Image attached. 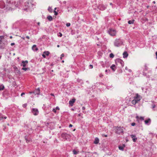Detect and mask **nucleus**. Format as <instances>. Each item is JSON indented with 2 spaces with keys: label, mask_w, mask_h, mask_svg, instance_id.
<instances>
[{
  "label": "nucleus",
  "mask_w": 157,
  "mask_h": 157,
  "mask_svg": "<svg viewBox=\"0 0 157 157\" xmlns=\"http://www.w3.org/2000/svg\"><path fill=\"white\" fill-rule=\"evenodd\" d=\"M61 137L63 139L67 140L70 138L71 136L69 134H67L66 133H63L61 135Z\"/></svg>",
  "instance_id": "1"
},
{
  "label": "nucleus",
  "mask_w": 157,
  "mask_h": 157,
  "mask_svg": "<svg viewBox=\"0 0 157 157\" xmlns=\"http://www.w3.org/2000/svg\"><path fill=\"white\" fill-rule=\"evenodd\" d=\"M122 41L119 39H117L115 40L114 42V45L118 47L120 46L122 44Z\"/></svg>",
  "instance_id": "2"
},
{
  "label": "nucleus",
  "mask_w": 157,
  "mask_h": 157,
  "mask_svg": "<svg viewBox=\"0 0 157 157\" xmlns=\"http://www.w3.org/2000/svg\"><path fill=\"white\" fill-rule=\"evenodd\" d=\"M115 128L116 133L120 134L123 132V130L121 127H116Z\"/></svg>",
  "instance_id": "3"
},
{
  "label": "nucleus",
  "mask_w": 157,
  "mask_h": 157,
  "mask_svg": "<svg viewBox=\"0 0 157 157\" xmlns=\"http://www.w3.org/2000/svg\"><path fill=\"white\" fill-rule=\"evenodd\" d=\"M109 33L111 36H114L116 34V31L115 30L110 29L108 31Z\"/></svg>",
  "instance_id": "4"
},
{
  "label": "nucleus",
  "mask_w": 157,
  "mask_h": 157,
  "mask_svg": "<svg viewBox=\"0 0 157 157\" xmlns=\"http://www.w3.org/2000/svg\"><path fill=\"white\" fill-rule=\"evenodd\" d=\"M116 62L117 65L118 64H120L122 67H123L124 65V62L121 59H117L116 60Z\"/></svg>",
  "instance_id": "5"
},
{
  "label": "nucleus",
  "mask_w": 157,
  "mask_h": 157,
  "mask_svg": "<svg viewBox=\"0 0 157 157\" xmlns=\"http://www.w3.org/2000/svg\"><path fill=\"white\" fill-rule=\"evenodd\" d=\"M32 112L34 115H37L39 113V111L37 109L33 108L32 110Z\"/></svg>",
  "instance_id": "6"
},
{
  "label": "nucleus",
  "mask_w": 157,
  "mask_h": 157,
  "mask_svg": "<svg viewBox=\"0 0 157 157\" xmlns=\"http://www.w3.org/2000/svg\"><path fill=\"white\" fill-rule=\"evenodd\" d=\"M134 99H136L138 102L140 100V96L137 94H136V96L134 97Z\"/></svg>",
  "instance_id": "7"
},
{
  "label": "nucleus",
  "mask_w": 157,
  "mask_h": 157,
  "mask_svg": "<svg viewBox=\"0 0 157 157\" xmlns=\"http://www.w3.org/2000/svg\"><path fill=\"white\" fill-rule=\"evenodd\" d=\"M76 99L75 98H73L69 101V104L71 106L73 105V103L75 102Z\"/></svg>",
  "instance_id": "8"
},
{
  "label": "nucleus",
  "mask_w": 157,
  "mask_h": 157,
  "mask_svg": "<svg viewBox=\"0 0 157 157\" xmlns=\"http://www.w3.org/2000/svg\"><path fill=\"white\" fill-rule=\"evenodd\" d=\"M4 38V36H0V48H2V47L1 45L2 44V43H1V42L2 40Z\"/></svg>",
  "instance_id": "9"
},
{
  "label": "nucleus",
  "mask_w": 157,
  "mask_h": 157,
  "mask_svg": "<svg viewBox=\"0 0 157 157\" xmlns=\"http://www.w3.org/2000/svg\"><path fill=\"white\" fill-rule=\"evenodd\" d=\"M151 121V120L150 119V118H148V119H147L146 120H145L144 121L145 124H148V123H150Z\"/></svg>",
  "instance_id": "10"
},
{
  "label": "nucleus",
  "mask_w": 157,
  "mask_h": 157,
  "mask_svg": "<svg viewBox=\"0 0 157 157\" xmlns=\"http://www.w3.org/2000/svg\"><path fill=\"white\" fill-rule=\"evenodd\" d=\"M32 49L33 51H37L38 50V48L35 45H34L33 46Z\"/></svg>",
  "instance_id": "11"
},
{
  "label": "nucleus",
  "mask_w": 157,
  "mask_h": 157,
  "mask_svg": "<svg viewBox=\"0 0 157 157\" xmlns=\"http://www.w3.org/2000/svg\"><path fill=\"white\" fill-rule=\"evenodd\" d=\"M123 57L125 58L127 57L128 56V54L126 52H124L123 54Z\"/></svg>",
  "instance_id": "12"
},
{
  "label": "nucleus",
  "mask_w": 157,
  "mask_h": 157,
  "mask_svg": "<svg viewBox=\"0 0 157 157\" xmlns=\"http://www.w3.org/2000/svg\"><path fill=\"white\" fill-rule=\"evenodd\" d=\"M99 141V140L98 138H96L94 141V143L95 144H97L98 143Z\"/></svg>",
  "instance_id": "13"
},
{
  "label": "nucleus",
  "mask_w": 157,
  "mask_h": 157,
  "mask_svg": "<svg viewBox=\"0 0 157 157\" xmlns=\"http://www.w3.org/2000/svg\"><path fill=\"white\" fill-rule=\"evenodd\" d=\"M138 102V101L134 99L132 101V103L133 105H135Z\"/></svg>",
  "instance_id": "14"
},
{
  "label": "nucleus",
  "mask_w": 157,
  "mask_h": 157,
  "mask_svg": "<svg viewBox=\"0 0 157 157\" xmlns=\"http://www.w3.org/2000/svg\"><path fill=\"white\" fill-rule=\"evenodd\" d=\"M47 18L48 20L50 21H52L53 19L52 17L51 16H48L47 17Z\"/></svg>",
  "instance_id": "15"
},
{
  "label": "nucleus",
  "mask_w": 157,
  "mask_h": 157,
  "mask_svg": "<svg viewBox=\"0 0 157 157\" xmlns=\"http://www.w3.org/2000/svg\"><path fill=\"white\" fill-rule=\"evenodd\" d=\"M134 21H135V20H130L128 21V23L129 24H133V23Z\"/></svg>",
  "instance_id": "16"
},
{
  "label": "nucleus",
  "mask_w": 157,
  "mask_h": 157,
  "mask_svg": "<svg viewBox=\"0 0 157 157\" xmlns=\"http://www.w3.org/2000/svg\"><path fill=\"white\" fill-rule=\"evenodd\" d=\"M4 86L2 84L0 85V91L3 90L4 88Z\"/></svg>",
  "instance_id": "17"
},
{
  "label": "nucleus",
  "mask_w": 157,
  "mask_h": 157,
  "mask_svg": "<svg viewBox=\"0 0 157 157\" xmlns=\"http://www.w3.org/2000/svg\"><path fill=\"white\" fill-rule=\"evenodd\" d=\"M115 65L114 64H113L112 66H111L110 68L113 71H115V69H114V67H115Z\"/></svg>",
  "instance_id": "18"
},
{
  "label": "nucleus",
  "mask_w": 157,
  "mask_h": 157,
  "mask_svg": "<svg viewBox=\"0 0 157 157\" xmlns=\"http://www.w3.org/2000/svg\"><path fill=\"white\" fill-rule=\"evenodd\" d=\"M36 93V94H39V93H40V89H39V88H38V89H37L36 90V92H35Z\"/></svg>",
  "instance_id": "19"
},
{
  "label": "nucleus",
  "mask_w": 157,
  "mask_h": 157,
  "mask_svg": "<svg viewBox=\"0 0 157 157\" xmlns=\"http://www.w3.org/2000/svg\"><path fill=\"white\" fill-rule=\"evenodd\" d=\"M44 53L45 54V55H46L47 56H48L50 54L49 52L48 51H45L44 52Z\"/></svg>",
  "instance_id": "20"
},
{
  "label": "nucleus",
  "mask_w": 157,
  "mask_h": 157,
  "mask_svg": "<svg viewBox=\"0 0 157 157\" xmlns=\"http://www.w3.org/2000/svg\"><path fill=\"white\" fill-rule=\"evenodd\" d=\"M114 57V55L113 53H111L109 55V57L111 58H113Z\"/></svg>",
  "instance_id": "21"
},
{
  "label": "nucleus",
  "mask_w": 157,
  "mask_h": 157,
  "mask_svg": "<svg viewBox=\"0 0 157 157\" xmlns=\"http://www.w3.org/2000/svg\"><path fill=\"white\" fill-rule=\"evenodd\" d=\"M48 10L49 12H52V8L50 7H49L48 9Z\"/></svg>",
  "instance_id": "22"
},
{
  "label": "nucleus",
  "mask_w": 157,
  "mask_h": 157,
  "mask_svg": "<svg viewBox=\"0 0 157 157\" xmlns=\"http://www.w3.org/2000/svg\"><path fill=\"white\" fill-rule=\"evenodd\" d=\"M25 140H26L27 143H28L30 141L31 139L29 138H27V139H25Z\"/></svg>",
  "instance_id": "23"
},
{
  "label": "nucleus",
  "mask_w": 157,
  "mask_h": 157,
  "mask_svg": "<svg viewBox=\"0 0 157 157\" xmlns=\"http://www.w3.org/2000/svg\"><path fill=\"white\" fill-rule=\"evenodd\" d=\"M119 148L120 150H123L124 149V147L123 146H119Z\"/></svg>",
  "instance_id": "24"
},
{
  "label": "nucleus",
  "mask_w": 157,
  "mask_h": 157,
  "mask_svg": "<svg viewBox=\"0 0 157 157\" xmlns=\"http://www.w3.org/2000/svg\"><path fill=\"white\" fill-rule=\"evenodd\" d=\"M74 154L76 155L78 153V152L75 150H74L73 151Z\"/></svg>",
  "instance_id": "25"
},
{
  "label": "nucleus",
  "mask_w": 157,
  "mask_h": 157,
  "mask_svg": "<svg viewBox=\"0 0 157 157\" xmlns=\"http://www.w3.org/2000/svg\"><path fill=\"white\" fill-rule=\"evenodd\" d=\"M130 136L132 139H133V138H135L136 135H130Z\"/></svg>",
  "instance_id": "26"
},
{
  "label": "nucleus",
  "mask_w": 157,
  "mask_h": 157,
  "mask_svg": "<svg viewBox=\"0 0 157 157\" xmlns=\"http://www.w3.org/2000/svg\"><path fill=\"white\" fill-rule=\"evenodd\" d=\"M137 140V138L136 137L132 139L133 141L134 142H136V140Z\"/></svg>",
  "instance_id": "27"
},
{
  "label": "nucleus",
  "mask_w": 157,
  "mask_h": 157,
  "mask_svg": "<svg viewBox=\"0 0 157 157\" xmlns=\"http://www.w3.org/2000/svg\"><path fill=\"white\" fill-rule=\"evenodd\" d=\"M21 66H22L24 67H25L26 66V64L24 63H22V64H21Z\"/></svg>",
  "instance_id": "28"
},
{
  "label": "nucleus",
  "mask_w": 157,
  "mask_h": 157,
  "mask_svg": "<svg viewBox=\"0 0 157 157\" xmlns=\"http://www.w3.org/2000/svg\"><path fill=\"white\" fill-rule=\"evenodd\" d=\"M22 63H24L25 64H27L28 63V61L27 60H25V61H22Z\"/></svg>",
  "instance_id": "29"
},
{
  "label": "nucleus",
  "mask_w": 157,
  "mask_h": 157,
  "mask_svg": "<svg viewBox=\"0 0 157 157\" xmlns=\"http://www.w3.org/2000/svg\"><path fill=\"white\" fill-rule=\"evenodd\" d=\"M22 70H24L25 71H26L27 70V68H25V67H24L22 68Z\"/></svg>",
  "instance_id": "30"
},
{
  "label": "nucleus",
  "mask_w": 157,
  "mask_h": 157,
  "mask_svg": "<svg viewBox=\"0 0 157 157\" xmlns=\"http://www.w3.org/2000/svg\"><path fill=\"white\" fill-rule=\"evenodd\" d=\"M54 14L55 15H57L58 13L56 11L54 10Z\"/></svg>",
  "instance_id": "31"
},
{
  "label": "nucleus",
  "mask_w": 157,
  "mask_h": 157,
  "mask_svg": "<svg viewBox=\"0 0 157 157\" xmlns=\"http://www.w3.org/2000/svg\"><path fill=\"white\" fill-rule=\"evenodd\" d=\"M70 23H67L66 24V26H67V27H69L70 26Z\"/></svg>",
  "instance_id": "32"
},
{
  "label": "nucleus",
  "mask_w": 157,
  "mask_h": 157,
  "mask_svg": "<svg viewBox=\"0 0 157 157\" xmlns=\"http://www.w3.org/2000/svg\"><path fill=\"white\" fill-rule=\"evenodd\" d=\"M136 124L135 123H132L131 124V125L132 126H134Z\"/></svg>",
  "instance_id": "33"
},
{
  "label": "nucleus",
  "mask_w": 157,
  "mask_h": 157,
  "mask_svg": "<svg viewBox=\"0 0 157 157\" xmlns=\"http://www.w3.org/2000/svg\"><path fill=\"white\" fill-rule=\"evenodd\" d=\"M155 107V105H152V109H154Z\"/></svg>",
  "instance_id": "34"
},
{
  "label": "nucleus",
  "mask_w": 157,
  "mask_h": 157,
  "mask_svg": "<svg viewBox=\"0 0 157 157\" xmlns=\"http://www.w3.org/2000/svg\"><path fill=\"white\" fill-rule=\"evenodd\" d=\"M42 56L43 57H44V58H45L46 57V56H45V54H44V53L42 55Z\"/></svg>",
  "instance_id": "35"
},
{
  "label": "nucleus",
  "mask_w": 157,
  "mask_h": 157,
  "mask_svg": "<svg viewBox=\"0 0 157 157\" xmlns=\"http://www.w3.org/2000/svg\"><path fill=\"white\" fill-rule=\"evenodd\" d=\"M52 111H53V112H54V113H56V109H53Z\"/></svg>",
  "instance_id": "36"
},
{
  "label": "nucleus",
  "mask_w": 157,
  "mask_h": 157,
  "mask_svg": "<svg viewBox=\"0 0 157 157\" xmlns=\"http://www.w3.org/2000/svg\"><path fill=\"white\" fill-rule=\"evenodd\" d=\"M27 106V104H24V105H23V107H25Z\"/></svg>",
  "instance_id": "37"
},
{
  "label": "nucleus",
  "mask_w": 157,
  "mask_h": 157,
  "mask_svg": "<svg viewBox=\"0 0 157 157\" xmlns=\"http://www.w3.org/2000/svg\"><path fill=\"white\" fill-rule=\"evenodd\" d=\"M25 139H27V138H29V137L28 136H25Z\"/></svg>",
  "instance_id": "38"
},
{
  "label": "nucleus",
  "mask_w": 157,
  "mask_h": 157,
  "mask_svg": "<svg viewBox=\"0 0 157 157\" xmlns=\"http://www.w3.org/2000/svg\"><path fill=\"white\" fill-rule=\"evenodd\" d=\"M140 119L142 120H144V118L143 117H140Z\"/></svg>",
  "instance_id": "39"
},
{
  "label": "nucleus",
  "mask_w": 157,
  "mask_h": 157,
  "mask_svg": "<svg viewBox=\"0 0 157 157\" xmlns=\"http://www.w3.org/2000/svg\"><path fill=\"white\" fill-rule=\"evenodd\" d=\"M59 36L60 37H61L62 36V34L60 33H59Z\"/></svg>",
  "instance_id": "40"
},
{
  "label": "nucleus",
  "mask_w": 157,
  "mask_h": 157,
  "mask_svg": "<svg viewBox=\"0 0 157 157\" xmlns=\"http://www.w3.org/2000/svg\"><path fill=\"white\" fill-rule=\"evenodd\" d=\"M25 94V93H22L21 94V96H22L23 95H24Z\"/></svg>",
  "instance_id": "41"
},
{
  "label": "nucleus",
  "mask_w": 157,
  "mask_h": 157,
  "mask_svg": "<svg viewBox=\"0 0 157 157\" xmlns=\"http://www.w3.org/2000/svg\"><path fill=\"white\" fill-rule=\"evenodd\" d=\"M56 109L57 110H59V108L57 106L56 107Z\"/></svg>",
  "instance_id": "42"
},
{
  "label": "nucleus",
  "mask_w": 157,
  "mask_h": 157,
  "mask_svg": "<svg viewBox=\"0 0 157 157\" xmlns=\"http://www.w3.org/2000/svg\"><path fill=\"white\" fill-rule=\"evenodd\" d=\"M15 44L14 43H12L11 44V46H13Z\"/></svg>",
  "instance_id": "43"
},
{
  "label": "nucleus",
  "mask_w": 157,
  "mask_h": 157,
  "mask_svg": "<svg viewBox=\"0 0 157 157\" xmlns=\"http://www.w3.org/2000/svg\"><path fill=\"white\" fill-rule=\"evenodd\" d=\"M89 66L91 68H92L93 67V65H90Z\"/></svg>",
  "instance_id": "44"
},
{
  "label": "nucleus",
  "mask_w": 157,
  "mask_h": 157,
  "mask_svg": "<svg viewBox=\"0 0 157 157\" xmlns=\"http://www.w3.org/2000/svg\"><path fill=\"white\" fill-rule=\"evenodd\" d=\"M3 117H0V120H2L3 119Z\"/></svg>",
  "instance_id": "45"
},
{
  "label": "nucleus",
  "mask_w": 157,
  "mask_h": 157,
  "mask_svg": "<svg viewBox=\"0 0 157 157\" xmlns=\"http://www.w3.org/2000/svg\"><path fill=\"white\" fill-rule=\"evenodd\" d=\"M61 56L62 57H63L64 56V54H62L61 55Z\"/></svg>",
  "instance_id": "46"
},
{
  "label": "nucleus",
  "mask_w": 157,
  "mask_h": 157,
  "mask_svg": "<svg viewBox=\"0 0 157 157\" xmlns=\"http://www.w3.org/2000/svg\"><path fill=\"white\" fill-rule=\"evenodd\" d=\"M72 126H73V125H72V124H70L69 125V127H72Z\"/></svg>",
  "instance_id": "47"
},
{
  "label": "nucleus",
  "mask_w": 157,
  "mask_h": 157,
  "mask_svg": "<svg viewBox=\"0 0 157 157\" xmlns=\"http://www.w3.org/2000/svg\"><path fill=\"white\" fill-rule=\"evenodd\" d=\"M26 38H27L28 39H29V36H26Z\"/></svg>",
  "instance_id": "48"
},
{
  "label": "nucleus",
  "mask_w": 157,
  "mask_h": 157,
  "mask_svg": "<svg viewBox=\"0 0 157 157\" xmlns=\"http://www.w3.org/2000/svg\"><path fill=\"white\" fill-rule=\"evenodd\" d=\"M102 136H104L105 137H107V135H103Z\"/></svg>",
  "instance_id": "49"
},
{
  "label": "nucleus",
  "mask_w": 157,
  "mask_h": 157,
  "mask_svg": "<svg viewBox=\"0 0 157 157\" xmlns=\"http://www.w3.org/2000/svg\"><path fill=\"white\" fill-rule=\"evenodd\" d=\"M51 95L52 96H54V94H51Z\"/></svg>",
  "instance_id": "50"
},
{
  "label": "nucleus",
  "mask_w": 157,
  "mask_h": 157,
  "mask_svg": "<svg viewBox=\"0 0 157 157\" xmlns=\"http://www.w3.org/2000/svg\"><path fill=\"white\" fill-rule=\"evenodd\" d=\"M66 3V2L65 1H63V3L64 4H65Z\"/></svg>",
  "instance_id": "51"
},
{
  "label": "nucleus",
  "mask_w": 157,
  "mask_h": 157,
  "mask_svg": "<svg viewBox=\"0 0 157 157\" xmlns=\"http://www.w3.org/2000/svg\"><path fill=\"white\" fill-rule=\"evenodd\" d=\"M3 118H4L5 119H6L7 118V117H3Z\"/></svg>",
  "instance_id": "52"
},
{
  "label": "nucleus",
  "mask_w": 157,
  "mask_h": 157,
  "mask_svg": "<svg viewBox=\"0 0 157 157\" xmlns=\"http://www.w3.org/2000/svg\"><path fill=\"white\" fill-rule=\"evenodd\" d=\"M156 58L157 59V52H156Z\"/></svg>",
  "instance_id": "53"
},
{
  "label": "nucleus",
  "mask_w": 157,
  "mask_h": 157,
  "mask_svg": "<svg viewBox=\"0 0 157 157\" xmlns=\"http://www.w3.org/2000/svg\"><path fill=\"white\" fill-rule=\"evenodd\" d=\"M153 3H154V4H155V1H154L153 2Z\"/></svg>",
  "instance_id": "54"
},
{
  "label": "nucleus",
  "mask_w": 157,
  "mask_h": 157,
  "mask_svg": "<svg viewBox=\"0 0 157 157\" xmlns=\"http://www.w3.org/2000/svg\"><path fill=\"white\" fill-rule=\"evenodd\" d=\"M37 24H38V25H40V22H38V23H37Z\"/></svg>",
  "instance_id": "55"
},
{
  "label": "nucleus",
  "mask_w": 157,
  "mask_h": 157,
  "mask_svg": "<svg viewBox=\"0 0 157 157\" xmlns=\"http://www.w3.org/2000/svg\"><path fill=\"white\" fill-rule=\"evenodd\" d=\"M57 47H58V48L59 47V45H57Z\"/></svg>",
  "instance_id": "56"
},
{
  "label": "nucleus",
  "mask_w": 157,
  "mask_h": 157,
  "mask_svg": "<svg viewBox=\"0 0 157 157\" xmlns=\"http://www.w3.org/2000/svg\"><path fill=\"white\" fill-rule=\"evenodd\" d=\"M6 128V127H5V128L3 129V130L4 131H5V128Z\"/></svg>",
  "instance_id": "57"
},
{
  "label": "nucleus",
  "mask_w": 157,
  "mask_h": 157,
  "mask_svg": "<svg viewBox=\"0 0 157 157\" xmlns=\"http://www.w3.org/2000/svg\"><path fill=\"white\" fill-rule=\"evenodd\" d=\"M108 71V70H106L105 71V72H107Z\"/></svg>",
  "instance_id": "58"
},
{
  "label": "nucleus",
  "mask_w": 157,
  "mask_h": 157,
  "mask_svg": "<svg viewBox=\"0 0 157 157\" xmlns=\"http://www.w3.org/2000/svg\"><path fill=\"white\" fill-rule=\"evenodd\" d=\"M82 109H85V108H84V107H82Z\"/></svg>",
  "instance_id": "59"
},
{
  "label": "nucleus",
  "mask_w": 157,
  "mask_h": 157,
  "mask_svg": "<svg viewBox=\"0 0 157 157\" xmlns=\"http://www.w3.org/2000/svg\"><path fill=\"white\" fill-rule=\"evenodd\" d=\"M62 57H61H61H60V59H62Z\"/></svg>",
  "instance_id": "60"
},
{
  "label": "nucleus",
  "mask_w": 157,
  "mask_h": 157,
  "mask_svg": "<svg viewBox=\"0 0 157 157\" xmlns=\"http://www.w3.org/2000/svg\"><path fill=\"white\" fill-rule=\"evenodd\" d=\"M10 38H12V36H10Z\"/></svg>",
  "instance_id": "61"
},
{
  "label": "nucleus",
  "mask_w": 157,
  "mask_h": 157,
  "mask_svg": "<svg viewBox=\"0 0 157 157\" xmlns=\"http://www.w3.org/2000/svg\"><path fill=\"white\" fill-rule=\"evenodd\" d=\"M64 62V60H62V63H63Z\"/></svg>",
  "instance_id": "62"
},
{
  "label": "nucleus",
  "mask_w": 157,
  "mask_h": 157,
  "mask_svg": "<svg viewBox=\"0 0 157 157\" xmlns=\"http://www.w3.org/2000/svg\"><path fill=\"white\" fill-rule=\"evenodd\" d=\"M110 5H112V4L111 3H110Z\"/></svg>",
  "instance_id": "63"
},
{
  "label": "nucleus",
  "mask_w": 157,
  "mask_h": 157,
  "mask_svg": "<svg viewBox=\"0 0 157 157\" xmlns=\"http://www.w3.org/2000/svg\"><path fill=\"white\" fill-rule=\"evenodd\" d=\"M136 118H138V116H136Z\"/></svg>",
  "instance_id": "64"
}]
</instances>
